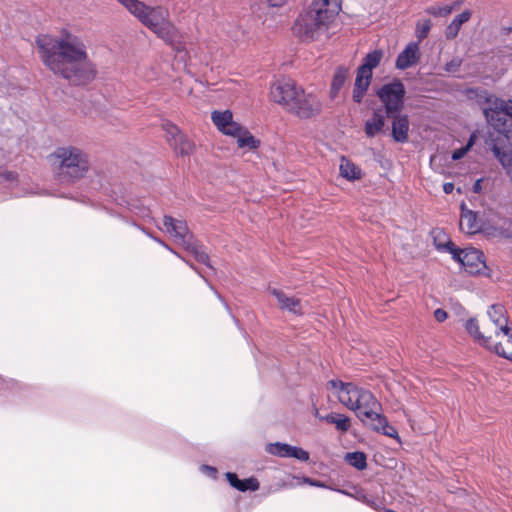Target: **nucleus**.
<instances>
[{"label": "nucleus", "instance_id": "nucleus-8", "mask_svg": "<svg viewBox=\"0 0 512 512\" xmlns=\"http://www.w3.org/2000/svg\"><path fill=\"white\" fill-rule=\"evenodd\" d=\"M405 87L400 80L384 84L378 91L377 96L384 104L385 113L388 117H394L403 108Z\"/></svg>", "mask_w": 512, "mask_h": 512}, {"label": "nucleus", "instance_id": "nucleus-2", "mask_svg": "<svg viewBox=\"0 0 512 512\" xmlns=\"http://www.w3.org/2000/svg\"><path fill=\"white\" fill-rule=\"evenodd\" d=\"M328 385L335 391L339 402L355 411L364 425L388 437L398 438L397 430L377 411L380 403L369 390L341 380H331Z\"/></svg>", "mask_w": 512, "mask_h": 512}, {"label": "nucleus", "instance_id": "nucleus-16", "mask_svg": "<svg viewBox=\"0 0 512 512\" xmlns=\"http://www.w3.org/2000/svg\"><path fill=\"white\" fill-rule=\"evenodd\" d=\"M269 291L276 298L278 305L282 310H287L293 314L303 313V307L298 298L288 296L282 290L276 288L269 289Z\"/></svg>", "mask_w": 512, "mask_h": 512}, {"label": "nucleus", "instance_id": "nucleus-33", "mask_svg": "<svg viewBox=\"0 0 512 512\" xmlns=\"http://www.w3.org/2000/svg\"><path fill=\"white\" fill-rule=\"evenodd\" d=\"M184 248L190 252L198 262L209 265V257L201 246L191 240Z\"/></svg>", "mask_w": 512, "mask_h": 512}, {"label": "nucleus", "instance_id": "nucleus-44", "mask_svg": "<svg viewBox=\"0 0 512 512\" xmlns=\"http://www.w3.org/2000/svg\"><path fill=\"white\" fill-rule=\"evenodd\" d=\"M307 483H309L310 485L312 486H316V487H324V484L319 482V481H315V480H310V479H306L305 480Z\"/></svg>", "mask_w": 512, "mask_h": 512}, {"label": "nucleus", "instance_id": "nucleus-40", "mask_svg": "<svg viewBox=\"0 0 512 512\" xmlns=\"http://www.w3.org/2000/svg\"><path fill=\"white\" fill-rule=\"evenodd\" d=\"M201 470L206 473L208 476L210 477H215L216 474H217V469L215 467H212V466H208V465H203L201 467Z\"/></svg>", "mask_w": 512, "mask_h": 512}, {"label": "nucleus", "instance_id": "nucleus-29", "mask_svg": "<svg viewBox=\"0 0 512 512\" xmlns=\"http://www.w3.org/2000/svg\"><path fill=\"white\" fill-rule=\"evenodd\" d=\"M505 336H507V339L504 343H493L492 342V349L496 354H498L501 357H504L508 360L512 361V328H509V333H503Z\"/></svg>", "mask_w": 512, "mask_h": 512}, {"label": "nucleus", "instance_id": "nucleus-36", "mask_svg": "<svg viewBox=\"0 0 512 512\" xmlns=\"http://www.w3.org/2000/svg\"><path fill=\"white\" fill-rule=\"evenodd\" d=\"M500 221L502 223L500 225H498L497 227H495L497 235L505 237V238H511L512 237V219L501 218Z\"/></svg>", "mask_w": 512, "mask_h": 512}, {"label": "nucleus", "instance_id": "nucleus-45", "mask_svg": "<svg viewBox=\"0 0 512 512\" xmlns=\"http://www.w3.org/2000/svg\"><path fill=\"white\" fill-rule=\"evenodd\" d=\"M480 181L481 180H477L476 183L474 184V187H473L474 192H478L480 190Z\"/></svg>", "mask_w": 512, "mask_h": 512}, {"label": "nucleus", "instance_id": "nucleus-32", "mask_svg": "<svg viewBox=\"0 0 512 512\" xmlns=\"http://www.w3.org/2000/svg\"><path fill=\"white\" fill-rule=\"evenodd\" d=\"M232 136L237 138V144L240 148L255 149L259 145V141L243 128L238 135Z\"/></svg>", "mask_w": 512, "mask_h": 512}, {"label": "nucleus", "instance_id": "nucleus-30", "mask_svg": "<svg viewBox=\"0 0 512 512\" xmlns=\"http://www.w3.org/2000/svg\"><path fill=\"white\" fill-rule=\"evenodd\" d=\"M492 152L512 180V152L502 151L497 145H493Z\"/></svg>", "mask_w": 512, "mask_h": 512}, {"label": "nucleus", "instance_id": "nucleus-50", "mask_svg": "<svg viewBox=\"0 0 512 512\" xmlns=\"http://www.w3.org/2000/svg\"><path fill=\"white\" fill-rule=\"evenodd\" d=\"M315 416H316V417H318L319 419H320V417H322L321 415H319V413H318V410H317V409L315 410Z\"/></svg>", "mask_w": 512, "mask_h": 512}, {"label": "nucleus", "instance_id": "nucleus-20", "mask_svg": "<svg viewBox=\"0 0 512 512\" xmlns=\"http://www.w3.org/2000/svg\"><path fill=\"white\" fill-rule=\"evenodd\" d=\"M372 75L357 69L352 98L356 103H361L371 83Z\"/></svg>", "mask_w": 512, "mask_h": 512}, {"label": "nucleus", "instance_id": "nucleus-23", "mask_svg": "<svg viewBox=\"0 0 512 512\" xmlns=\"http://www.w3.org/2000/svg\"><path fill=\"white\" fill-rule=\"evenodd\" d=\"M472 13L470 10H465L461 14L457 15L451 23L446 27L445 36L448 40H452L457 37L461 26L469 21Z\"/></svg>", "mask_w": 512, "mask_h": 512}, {"label": "nucleus", "instance_id": "nucleus-6", "mask_svg": "<svg viewBox=\"0 0 512 512\" xmlns=\"http://www.w3.org/2000/svg\"><path fill=\"white\" fill-rule=\"evenodd\" d=\"M486 102L488 105L483 113L487 122L507 139L512 138V100L491 96Z\"/></svg>", "mask_w": 512, "mask_h": 512}, {"label": "nucleus", "instance_id": "nucleus-27", "mask_svg": "<svg viewBox=\"0 0 512 512\" xmlns=\"http://www.w3.org/2000/svg\"><path fill=\"white\" fill-rule=\"evenodd\" d=\"M339 170L340 175L347 180L353 181L361 178V169L345 157L341 158Z\"/></svg>", "mask_w": 512, "mask_h": 512}, {"label": "nucleus", "instance_id": "nucleus-12", "mask_svg": "<svg viewBox=\"0 0 512 512\" xmlns=\"http://www.w3.org/2000/svg\"><path fill=\"white\" fill-rule=\"evenodd\" d=\"M163 227L177 245L185 247L192 240L185 221L166 215L163 219Z\"/></svg>", "mask_w": 512, "mask_h": 512}, {"label": "nucleus", "instance_id": "nucleus-10", "mask_svg": "<svg viewBox=\"0 0 512 512\" xmlns=\"http://www.w3.org/2000/svg\"><path fill=\"white\" fill-rule=\"evenodd\" d=\"M321 108L322 104L317 96L312 93H306L301 89L290 112L299 118L307 119L320 113Z\"/></svg>", "mask_w": 512, "mask_h": 512}, {"label": "nucleus", "instance_id": "nucleus-25", "mask_svg": "<svg viewBox=\"0 0 512 512\" xmlns=\"http://www.w3.org/2000/svg\"><path fill=\"white\" fill-rule=\"evenodd\" d=\"M466 331L475 339L480 341V344L488 349H492V339L490 336L486 337L479 330V325L476 319L470 318L465 324Z\"/></svg>", "mask_w": 512, "mask_h": 512}, {"label": "nucleus", "instance_id": "nucleus-13", "mask_svg": "<svg viewBox=\"0 0 512 512\" xmlns=\"http://www.w3.org/2000/svg\"><path fill=\"white\" fill-rule=\"evenodd\" d=\"M211 119L218 130L226 135H238L242 131V126L233 120L230 110L214 111Z\"/></svg>", "mask_w": 512, "mask_h": 512}, {"label": "nucleus", "instance_id": "nucleus-48", "mask_svg": "<svg viewBox=\"0 0 512 512\" xmlns=\"http://www.w3.org/2000/svg\"><path fill=\"white\" fill-rule=\"evenodd\" d=\"M7 178H8V179H10V178H11V179H13V178H14L13 173L9 172V173L7 174Z\"/></svg>", "mask_w": 512, "mask_h": 512}, {"label": "nucleus", "instance_id": "nucleus-5", "mask_svg": "<svg viewBox=\"0 0 512 512\" xmlns=\"http://www.w3.org/2000/svg\"><path fill=\"white\" fill-rule=\"evenodd\" d=\"M52 157L57 165L58 176L63 182L74 183L89 171L88 155L74 146L58 147Z\"/></svg>", "mask_w": 512, "mask_h": 512}, {"label": "nucleus", "instance_id": "nucleus-24", "mask_svg": "<svg viewBox=\"0 0 512 512\" xmlns=\"http://www.w3.org/2000/svg\"><path fill=\"white\" fill-rule=\"evenodd\" d=\"M383 56L384 52L381 49H375L369 52L364 57L363 63L358 69L373 75V69L379 66Z\"/></svg>", "mask_w": 512, "mask_h": 512}, {"label": "nucleus", "instance_id": "nucleus-18", "mask_svg": "<svg viewBox=\"0 0 512 512\" xmlns=\"http://www.w3.org/2000/svg\"><path fill=\"white\" fill-rule=\"evenodd\" d=\"M490 320L495 325V334L498 335L499 332L509 333V327L507 325L508 318L506 316V309L503 305L494 304L491 305L487 312Z\"/></svg>", "mask_w": 512, "mask_h": 512}, {"label": "nucleus", "instance_id": "nucleus-7", "mask_svg": "<svg viewBox=\"0 0 512 512\" xmlns=\"http://www.w3.org/2000/svg\"><path fill=\"white\" fill-rule=\"evenodd\" d=\"M438 248H443L452 254L455 261L459 262L462 267L470 274H476L485 266L483 254L475 248L459 249L455 244L448 240L445 244H437Z\"/></svg>", "mask_w": 512, "mask_h": 512}, {"label": "nucleus", "instance_id": "nucleus-46", "mask_svg": "<svg viewBox=\"0 0 512 512\" xmlns=\"http://www.w3.org/2000/svg\"><path fill=\"white\" fill-rule=\"evenodd\" d=\"M463 2L461 0L455 1L451 6H455V9L459 7Z\"/></svg>", "mask_w": 512, "mask_h": 512}, {"label": "nucleus", "instance_id": "nucleus-51", "mask_svg": "<svg viewBox=\"0 0 512 512\" xmlns=\"http://www.w3.org/2000/svg\"><path fill=\"white\" fill-rule=\"evenodd\" d=\"M335 1H336L338 4H340V5H341V3H342V0H335Z\"/></svg>", "mask_w": 512, "mask_h": 512}, {"label": "nucleus", "instance_id": "nucleus-37", "mask_svg": "<svg viewBox=\"0 0 512 512\" xmlns=\"http://www.w3.org/2000/svg\"><path fill=\"white\" fill-rule=\"evenodd\" d=\"M474 143V137L471 136L467 145L465 147H461L459 149H456L455 151H453L452 153V159L453 160H460L462 159L466 153L469 151V149L471 148V146L473 145Z\"/></svg>", "mask_w": 512, "mask_h": 512}, {"label": "nucleus", "instance_id": "nucleus-34", "mask_svg": "<svg viewBox=\"0 0 512 512\" xmlns=\"http://www.w3.org/2000/svg\"><path fill=\"white\" fill-rule=\"evenodd\" d=\"M431 27L432 22L430 19H422L416 23L415 36L418 39V44L428 36Z\"/></svg>", "mask_w": 512, "mask_h": 512}, {"label": "nucleus", "instance_id": "nucleus-38", "mask_svg": "<svg viewBox=\"0 0 512 512\" xmlns=\"http://www.w3.org/2000/svg\"><path fill=\"white\" fill-rule=\"evenodd\" d=\"M461 65V60L458 58L452 59L450 62L445 64L444 70L449 73H455L458 71Z\"/></svg>", "mask_w": 512, "mask_h": 512}, {"label": "nucleus", "instance_id": "nucleus-35", "mask_svg": "<svg viewBox=\"0 0 512 512\" xmlns=\"http://www.w3.org/2000/svg\"><path fill=\"white\" fill-rule=\"evenodd\" d=\"M455 10V6H439V5H433L429 6L425 9V12L429 15L435 16V17H446L449 14L452 13V11Z\"/></svg>", "mask_w": 512, "mask_h": 512}, {"label": "nucleus", "instance_id": "nucleus-31", "mask_svg": "<svg viewBox=\"0 0 512 512\" xmlns=\"http://www.w3.org/2000/svg\"><path fill=\"white\" fill-rule=\"evenodd\" d=\"M344 460L357 470H364L367 467L366 454L360 451L346 453Z\"/></svg>", "mask_w": 512, "mask_h": 512}, {"label": "nucleus", "instance_id": "nucleus-28", "mask_svg": "<svg viewBox=\"0 0 512 512\" xmlns=\"http://www.w3.org/2000/svg\"><path fill=\"white\" fill-rule=\"evenodd\" d=\"M348 75H349V69L347 67L339 66L336 69L335 74L333 76L332 83H331V92L330 93H331L332 98H335L338 95V93L344 86Z\"/></svg>", "mask_w": 512, "mask_h": 512}, {"label": "nucleus", "instance_id": "nucleus-4", "mask_svg": "<svg viewBox=\"0 0 512 512\" xmlns=\"http://www.w3.org/2000/svg\"><path fill=\"white\" fill-rule=\"evenodd\" d=\"M341 10L335 0H312L296 18L292 30L303 41L318 39Z\"/></svg>", "mask_w": 512, "mask_h": 512}, {"label": "nucleus", "instance_id": "nucleus-39", "mask_svg": "<svg viewBox=\"0 0 512 512\" xmlns=\"http://www.w3.org/2000/svg\"><path fill=\"white\" fill-rule=\"evenodd\" d=\"M434 317L438 322H443L447 319L448 314L445 310L438 308L434 311Z\"/></svg>", "mask_w": 512, "mask_h": 512}, {"label": "nucleus", "instance_id": "nucleus-17", "mask_svg": "<svg viewBox=\"0 0 512 512\" xmlns=\"http://www.w3.org/2000/svg\"><path fill=\"white\" fill-rule=\"evenodd\" d=\"M461 231L466 234H476L481 230V224L477 213L466 208L465 203L461 204V218L459 223Z\"/></svg>", "mask_w": 512, "mask_h": 512}, {"label": "nucleus", "instance_id": "nucleus-22", "mask_svg": "<svg viewBox=\"0 0 512 512\" xmlns=\"http://www.w3.org/2000/svg\"><path fill=\"white\" fill-rule=\"evenodd\" d=\"M226 478L229 482V484L241 491V492H245V491H256L259 489V482L256 478L254 477H250L248 479H244V480H240L237 475L235 473H232V472H227L226 473Z\"/></svg>", "mask_w": 512, "mask_h": 512}, {"label": "nucleus", "instance_id": "nucleus-21", "mask_svg": "<svg viewBox=\"0 0 512 512\" xmlns=\"http://www.w3.org/2000/svg\"><path fill=\"white\" fill-rule=\"evenodd\" d=\"M385 126V112L382 109H377L373 112L371 118L365 122V133L368 137H374L380 133Z\"/></svg>", "mask_w": 512, "mask_h": 512}, {"label": "nucleus", "instance_id": "nucleus-1", "mask_svg": "<svg viewBox=\"0 0 512 512\" xmlns=\"http://www.w3.org/2000/svg\"><path fill=\"white\" fill-rule=\"evenodd\" d=\"M37 44L44 64L73 85H85L95 78V65L80 37L67 33L47 44L39 39Z\"/></svg>", "mask_w": 512, "mask_h": 512}, {"label": "nucleus", "instance_id": "nucleus-15", "mask_svg": "<svg viewBox=\"0 0 512 512\" xmlns=\"http://www.w3.org/2000/svg\"><path fill=\"white\" fill-rule=\"evenodd\" d=\"M421 58V52L418 42H410L398 54L395 67L399 70H406L416 65Z\"/></svg>", "mask_w": 512, "mask_h": 512}, {"label": "nucleus", "instance_id": "nucleus-41", "mask_svg": "<svg viewBox=\"0 0 512 512\" xmlns=\"http://www.w3.org/2000/svg\"><path fill=\"white\" fill-rule=\"evenodd\" d=\"M267 1L271 7H281L287 2V0H267Z\"/></svg>", "mask_w": 512, "mask_h": 512}, {"label": "nucleus", "instance_id": "nucleus-9", "mask_svg": "<svg viewBox=\"0 0 512 512\" xmlns=\"http://www.w3.org/2000/svg\"><path fill=\"white\" fill-rule=\"evenodd\" d=\"M302 88L291 79H281L270 87V99L290 112L295 99Z\"/></svg>", "mask_w": 512, "mask_h": 512}, {"label": "nucleus", "instance_id": "nucleus-19", "mask_svg": "<svg viewBox=\"0 0 512 512\" xmlns=\"http://www.w3.org/2000/svg\"><path fill=\"white\" fill-rule=\"evenodd\" d=\"M392 122V137L396 142L404 143L408 140L409 120L406 115L394 114Z\"/></svg>", "mask_w": 512, "mask_h": 512}, {"label": "nucleus", "instance_id": "nucleus-3", "mask_svg": "<svg viewBox=\"0 0 512 512\" xmlns=\"http://www.w3.org/2000/svg\"><path fill=\"white\" fill-rule=\"evenodd\" d=\"M142 25L152 31L176 52L177 57L186 62L188 52L181 41V34L170 20L169 10L161 5L149 6L140 0H116Z\"/></svg>", "mask_w": 512, "mask_h": 512}, {"label": "nucleus", "instance_id": "nucleus-26", "mask_svg": "<svg viewBox=\"0 0 512 512\" xmlns=\"http://www.w3.org/2000/svg\"><path fill=\"white\" fill-rule=\"evenodd\" d=\"M320 420L335 425L336 429L342 433L347 432L351 426L350 419L347 416L335 412H331L325 417H320Z\"/></svg>", "mask_w": 512, "mask_h": 512}, {"label": "nucleus", "instance_id": "nucleus-14", "mask_svg": "<svg viewBox=\"0 0 512 512\" xmlns=\"http://www.w3.org/2000/svg\"><path fill=\"white\" fill-rule=\"evenodd\" d=\"M266 451L271 455L279 457L295 458L303 462L309 460V453L306 450L286 443H270L267 445Z\"/></svg>", "mask_w": 512, "mask_h": 512}, {"label": "nucleus", "instance_id": "nucleus-49", "mask_svg": "<svg viewBox=\"0 0 512 512\" xmlns=\"http://www.w3.org/2000/svg\"><path fill=\"white\" fill-rule=\"evenodd\" d=\"M434 233L436 234L435 239L437 238L438 235L443 234L441 231H435Z\"/></svg>", "mask_w": 512, "mask_h": 512}, {"label": "nucleus", "instance_id": "nucleus-11", "mask_svg": "<svg viewBox=\"0 0 512 512\" xmlns=\"http://www.w3.org/2000/svg\"><path fill=\"white\" fill-rule=\"evenodd\" d=\"M166 134V140L176 154L190 155L194 151V143L173 123L166 121L162 125Z\"/></svg>", "mask_w": 512, "mask_h": 512}, {"label": "nucleus", "instance_id": "nucleus-43", "mask_svg": "<svg viewBox=\"0 0 512 512\" xmlns=\"http://www.w3.org/2000/svg\"><path fill=\"white\" fill-rule=\"evenodd\" d=\"M144 232H145L149 237H151L152 239H154L157 243H159V244H160V245H162L163 247H165V248H167L168 250H170V251H172V252H173V250H172V249H171V248H170L166 243H164L162 240H160V239H159V238H157V237L152 236L150 233H148V232H146V231H144Z\"/></svg>", "mask_w": 512, "mask_h": 512}, {"label": "nucleus", "instance_id": "nucleus-47", "mask_svg": "<svg viewBox=\"0 0 512 512\" xmlns=\"http://www.w3.org/2000/svg\"><path fill=\"white\" fill-rule=\"evenodd\" d=\"M0 383H2V384H7V383H8V381H7V380H5L2 376H0Z\"/></svg>", "mask_w": 512, "mask_h": 512}, {"label": "nucleus", "instance_id": "nucleus-42", "mask_svg": "<svg viewBox=\"0 0 512 512\" xmlns=\"http://www.w3.org/2000/svg\"><path fill=\"white\" fill-rule=\"evenodd\" d=\"M454 189V184L451 183V182H447L443 185V191L446 193V194H450L452 193Z\"/></svg>", "mask_w": 512, "mask_h": 512}]
</instances>
